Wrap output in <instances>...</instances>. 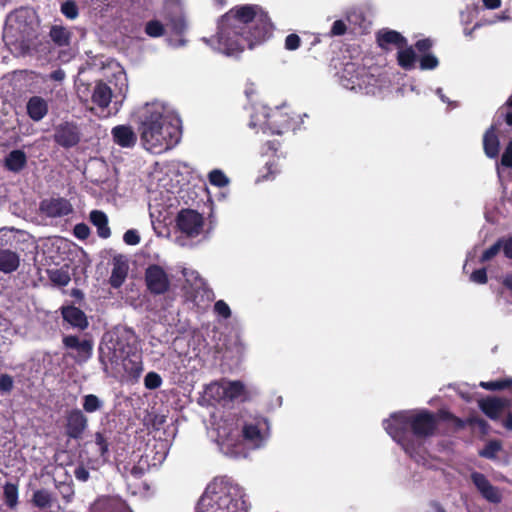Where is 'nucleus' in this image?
<instances>
[{
	"instance_id": "f257e3e1",
	"label": "nucleus",
	"mask_w": 512,
	"mask_h": 512,
	"mask_svg": "<svg viewBox=\"0 0 512 512\" xmlns=\"http://www.w3.org/2000/svg\"><path fill=\"white\" fill-rule=\"evenodd\" d=\"M272 34V23L258 5H243L231 9L218 22L217 33L202 40L227 56L237 55L245 47L252 49Z\"/></svg>"
},
{
	"instance_id": "f03ea898",
	"label": "nucleus",
	"mask_w": 512,
	"mask_h": 512,
	"mask_svg": "<svg viewBox=\"0 0 512 512\" xmlns=\"http://www.w3.org/2000/svg\"><path fill=\"white\" fill-rule=\"evenodd\" d=\"M219 451L233 459L246 458L250 451L263 448L270 437V424L262 415L243 420L241 428L232 420L224 419L209 431Z\"/></svg>"
},
{
	"instance_id": "7ed1b4c3",
	"label": "nucleus",
	"mask_w": 512,
	"mask_h": 512,
	"mask_svg": "<svg viewBox=\"0 0 512 512\" xmlns=\"http://www.w3.org/2000/svg\"><path fill=\"white\" fill-rule=\"evenodd\" d=\"M386 432L416 463L427 465L426 439L437 427L435 414L422 411H399L383 421Z\"/></svg>"
},
{
	"instance_id": "20e7f679",
	"label": "nucleus",
	"mask_w": 512,
	"mask_h": 512,
	"mask_svg": "<svg viewBox=\"0 0 512 512\" xmlns=\"http://www.w3.org/2000/svg\"><path fill=\"white\" fill-rule=\"evenodd\" d=\"M136 115L140 139L147 151L161 154L179 143L181 120L168 105L159 101L146 103Z\"/></svg>"
},
{
	"instance_id": "39448f33",
	"label": "nucleus",
	"mask_w": 512,
	"mask_h": 512,
	"mask_svg": "<svg viewBox=\"0 0 512 512\" xmlns=\"http://www.w3.org/2000/svg\"><path fill=\"white\" fill-rule=\"evenodd\" d=\"M250 508L245 488L230 478H220L207 486L195 512H249Z\"/></svg>"
},
{
	"instance_id": "423d86ee",
	"label": "nucleus",
	"mask_w": 512,
	"mask_h": 512,
	"mask_svg": "<svg viewBox=\"0 0 512 512\" xmlns=\"http://www.w3.org/2000/svg\"><path fill=\"white\" fill-rule=\"evenodd\" d=\"M335 76L344 89L365 95L381 97L390 88V80L378 68L367 69L355 61L342 63Z\"/></svg>"
},
{
	"instance_id": "0eeeda50",
	"label": "nucleus",
	"mask_w": 512,
	"mask_h": 512,
	"mask_svg": "<svg viewBox=\"0 0 512 512\" xmlns=\"http://www.w3.org/2000/svg\"><path fill=\"white\" fill-rule=\"evenodd\" d=\"M250 128H259L264 133L283 134L284 132L294 129V119L290 116L288 108L283 105L281 107L269 108L265 105L258 104L253 106V112L250 116Z\"/></svg>"
},
{
	"instance_id": "6e6552de",
	"label": "nucleus",
	"mask_w": 512,
	"mask_h": 512,
	"mask_svg": "<svg viewBox=\"0 0 512 512\" xmlns=\"http://www.w3.org/2000/svg\"><path fill=\"white\" fill-rule=\"evenodd\" d=\"M163 18L166 22V26L171 30V32L180 37L177 40L168 38V44L174 48L185 46L187 40L182 36L188 30V22L184 12L183 0H164Z\"/></svg>"
},
{
	"instance_id": "1a4fd4ad",
	"label": "nucleus",
	"mask_w": 512,
	"mask_h": 512,
	"mask_svg": "<svg viewBox=\"0 0 512 512\" xmlns=\"http://www.w3.org/2000/svg\"><path fill=\"white\" fill-rule=\"evenodd\" d=\"M8 32L19 42L23 49H29L32 40V10L20 7L11 12L6 19Z\"/></svg>"
},
{
	"instance_id": "9d476101",
	"label": "nucleus",
	"mask_w": 512,
	"mask_h": 512,
	"mask_svg": "<svg viewBox=\"0 0 512 512\" xmlns=\"http://www.w3.org/2000/svg\"><path fill=\"white\" fill-rule=\"evenodd\" d=\"M137 336L131 328H116L109 334L107 348L111 351V361L117 362L122 357H129L137 349Z\"/></svg>"
},
{
	"instance_id": "9b49d317",
	"label": "nucleus",
	"mask_w": 512,
	"mask_h": 512,
	"mask_svg": "<svg viewBox=\"0 0 512 512\" xmlns=\"http://www.w3.org/2000/svg\"><path fill=\"white\" fill-rule=\"evenodd\" d=\"M116 80L119 85L118 92L116 94H114L111 90V87L103 81L96 82L91 96L92 103L101 109H105L110 105L113 97L117 98L118 95H120L121 100L119 102L115 101V106L118 104L121 106L122 101L125 99L128 91L126 74L124 72H120L118 75H116Z\"/></svg>"
},
{
	"instance_id": "f8f14e48",
	"label": "nucleus",
	"mask_w": 512,
	"mask_h": 512,
	"mask_svg": "<svg viewBox=\"0 0 512 512\" xmlns=\"http://www.w3.org/2000/svg\"><path fill=\"white\" fill-rule=\"evenodd\" d=\"M205 393L218 402L243 400L245 397V386L241 381H230L222 379L209 384Z\"/></svg>"
},
{
	"instance_id": "ddd939ff",
	"label": "nucleus",
	"mask_w": 512,
	"mask_h": 512,
	"mask_svg": "<svg viewBox=\"0 0 512 512\" xmlns=\"http://www.w3.org/2000/svg\"><path fill=\"white\" fill-rule=\"evenodd\" d=\"M10 310L14 315V320L22 322L24 325L30 322V302L31 295L28 287L15 289L10 296Z\"/></svg>"
},
{
	"instance_id": "4468645a",
	"label": "nucleus",
	"mask_w": 512,
	"mask_h": 512,
	"mask_svg": "<svg viewBox=\"0 0 512 512\" xmlns=\"http://www.w3.org/2000/svg\"><path fill=\"white\" fill-rule=\"evenodd\" d=\"M145 283L153 295H162L170 288V279L163 267L157 264L149 265L145 270Z\"/></svg>"
},
{
	"instance_id": "2eb2a0df",
	"label": "nucleus",
	"mask_w": 512,
	"mask_h": 512,
	"mask_svg": "<svg viewBox=\"0 0 512 512\" xmlns=\"http://www.w3.org/2000/svg\"><path fill=\"white\" fill-rule=\"evenodd\" d=\"M279 142L276 140L267 141L261 148V155L268 156L264 169L260 171L257 182L274 179L280 172L279 160L280 156L277 154Z\"/></svg>"
},
{
	"instance_id": "dca6fc26",
	"label": "nucleus",
	"mask_w": 512,
	"mask_h": 512,
	"mask_svg": "<svg viewBox=\"0 0 512 512\" xmlns=\"http://www.w3.org/2000/svg\"><path fill=\"white\" fill-rule=\"evenodd\" d=\"M176 222L181 233L193 238L201 234L204 218L195 210L183 209L178 213Z\"/></svg>"
},
{
	"instance_id": "f3484780",
	"label": "nucleus",
	"mask_w": 512,
	"mask_h": 512,
	"mask_svg": "<svg viewBox=\"0 0 512 512\" xmlns=\"http://www.w3.org/2000/svg\"><path fill=\"white\" fill-rule=\"evenodd\" d=\"M470 479L478 493L483 499L491 504H499L502 501V491L499 487L493 485L483 473L474 471Z\"/></svg>"
},
{
	"instance_id": "a211bd4d",
	"label": "nucleus",
	"mask_w": 512,
	"mask_h": 512,
	"mask_svg": "<svg viewBox=\"0 0 512 512\" xmlns=\"http://www.w3.org/2000/svg\"><path fill=\"white\" fill-rule=\"evenodd\" d=\"M65 433L68 438L81 439L88 428V418L85 413L78 409H72L66 414Z\"/></svg>"
},
{
	"instance_id": "6ab92c4d",
	"label": "nucleus",
	"mask_w": 512,
	"mask_h": 512,
	"mask_svg": "<svg viewBox=\"0 0 512 512\" xmlns=\"http://www.w3.org/2000/svg\"><path fill=\"white\" fill-rule=\"evenodd\" d=\"M54 138L60 146L70 148L79 143L80 132L75 124L66 122L57 127Z\"/></svg>"
},
{
	"instance_id": "aec40b11",
	"label": "nucleus",
	"mask_w": 512,
	"mask_h": 512,
	"mask_svg": "<svg viewBox=\"0 0 512 512\" xmlns=\"http://www.w3.org/2000/svg\"><path fill=\"white\" fill-rule=\"evenodd\" d=\"M40 209L48 217H62L73 210L70 202L65 198H51L41 202Z\"/></svg>"
},
{
	"instance_id": "412c9836",
	"label": "nucleus",
	"mask_w": 512,
	"mask_h": 512,
	"mask_svg": "<svg viewBox=\"0 0 512 512\" xmlns=\"http://www.w3.org/2000/svg\"><path fill=\"white\" fill-rule=\"evenodd\" d=\"M113 142L122 148H133L137 142V135L130 125H117L112 128Z\"/></svg>"
},
{
	"instance_id": "4be33fe9",
	"label": "nucleus",
	"mask_w": 512,
	"mask_h": 512,
	"mask_svg": "<svg viewBox=\"0 0 512 512\" xmlns=\"http://www.w3.org/2000/svg\"><path fill=\"white\" fill-rule=\"evenodd\" d=\"M61 315L64 321L80 330H85L89 325L86 314L80 308L73 305L62 306Z\"/></svg>"
},
{
	"instance_id": "5701e85b",
	"label": "nucleus",
	"mask_w": 512,
	"mask_h": 512,
	"mask_svg": "<svg viewBox=\"0 0 512 512\" xmlns=\"http://www.w3.org/2000/svg\"><path fill=\"white\" fill-rule=\"evenodd\" d=\"M89 512H132V510L120 499L101 498L92 504Z\"/></svg>"
},
{
	"instance_id": "b1692460",
	"label": "nucleus",
	"mask_w": 512,
	"mask_h": 512,
	"mask_svg": "<svg viewBox=\"0 0 512 512\" xmlns=\"http://www.w3.org/2000/svg\"><path fill=\"white\" fill-rule=\"evenodd\" d=\"M483 150L490 159H496L500 152V141L495 126H490L483 136Z\"/></svg>"
},
{
	"instance_id": "393cba45",
	"label": "nucleus",
	"mask_w": 512,
	"mask_h": 512,
	"mask_svg": "<svg viewBox=\"0 0 512 512\" xmlns=\"http://www.w3.org/2000/svg\"><path fill=\"white\" fill-rule=\"evenodd\" d=\"M128 273V265L122 256L114 257L113 268L109 283L113 288H119L125 281Z\"/></svg>"
},
{
	"instance_id": "a878e982",
	"label": "nucleus",
	"mask_w": 512,
	"mask_h": 512,
	"mask_svg": "<svg viewBox=\"0 0 512 512\" xmlns=\"http://www.w3.org/2000/svg\"><path fill=\"white\" fill-rule=\"evenodd\" d=\"M89 219L97 228V234L100 238L107 239L111 236V230L108 226V217L103 211L92 210Z\"/></svg>"
},
{
	"instance_id": "bb28decb",
	"label": "nucleus",
	"mask_w": 512,
	"mask_h": 512,
	"mask_svg": "<svg viewBox=\"0 0 512 512\" xmlns=\"http://www.w3.org/2000/svg\"><path fill=\"white\" fill-rule=\"evenodd\" d=\"M482 412L490 419H497L504 407L503 401L498 398L488 397L479 402Z\"/></svg>"
},
{
	"instance_id": "cd10ccee",
	"label": "nucleus",
	"mask_w": 512,
	"mask_h": 512,
	"mask_svg": "<svg viewBox=\"0 0 512 512\" xmlns=\"http://www.w3.org/2000/svg\"><path fill=\"white\" fill-rule=\"evenodd\" d=\"M132 355L133 357H122L121 360H123V368L125 372L129 377L137 381L143 372V363L140 356Z\"/></svg>"
},
{
	"instance_id": "c85d7f7f",
	"label": "nucleus",
	"mask_w": 512,
	"mask_h": 512,
	"mask_svg": "<svg viewBox=\"0 0 512 512\" xmlns=\"http://www.w3.org/2000/svg\"><path fill=\"white\" fill-rule=\"evenodd\" d=\"M182 275L185 278L186 283L196 292L206 291V281L200 276L198 271L191 268H183Z\"/></svg>"
},
{
	"instance_id": "c756f323",
	"label": "nucleus",
	"mask_w": 512,
	"mask_h": 512,
	"mask_svg": "<svg viewBox=\"0 0 512 512\" xmlns=\"http://www.w3.org/2000/svg\"><path fill=\"white\" fill-rule=\"evenodd\" d=\"M49 36L58 47H66L70 45L72 34L62 25H53L50 28Z\"/></svg>"
},
{
	"instance_id": "7c9ffc66",
	"label": "nucleus",
	"mask_w": 512,
	"mask_h": 512,
	"mask_svg": "<svg viewBox=\"0 0 512 512\" xmlns=\"http://www.w3.org/2000/svg\"><path fill=\"white\" fill-rule=\"evenodd\" d=\"M377 40L381 47L394 44L401 48L406 42L405 38L399 32L394 30H381L378 33Z\"/></svg>"
},
{
	"instance_id": "2f4dec72",
	"label": "nucleus",
	"mask_w": 512,
	"mask_h": 512,
	"mask_svg": "<svg viewBox=\"0 0 512 512\" xmlns=\"http://www.w3.org/2000/svg\"><path fill=\"white\" fill-rule=\"evenodd\" d=\"M19 266V257L10 250L0 249V271L11 273Z\"/></svg>"
},
{
	"instance_id": "473e14b6",
	"label": "nucleus",
	"mask_w": 512,
	"mask_h": 512,
	"mask_svg": "<svg viewBox=\"0 0 512 512\" xmlns=\"http://www.w3.org/2000/svg\"><path fill=\"white\" fill-rule=\"evenodd\" d=\"M25 164L26 155L21 150H13L5 158V167L12 172H19Z\"/></svg>"
},
{
	"instance_id": "72a5a7b5",
	"label": "nucleus",
	"mask_w": 512,
	"mask_h": 512,
	"mask_svg": "<svg viewBox=\"0 0 512 512\" xmlns=\"http://www.w3.org/2000/svg\"><path fill=\"white\" fill-rule=\"evenodd\" d=\"M72 350H76V354L73 356L75 361L78 363H84L92 356L93 342L86 338L80 339V344H76L75 348Z\"/></svg>"
},
{
	"instance_id": "f704fd0d",
	"label": "nucleus",
	"mask_w": 512,
	"mask_h": 512,
	"mask_svg": "<svg viewBox=\"0 0 512 512\" xmlns=\"http://www.w3.org/2000/svg\"><path fill=\"white\" fill-rule=\"evenodd\" d=\"M50 281L59 287H64L70 282V274L68 268H53L47 270Z\"/></svg>"
},
{
	"instance_id": "c9c22d12",
	"label": "nucleus",
	"mask_w": 512,
	"mask_h": 512,
	"mask_svg": "<svg viewBox=\"0 0 512 512\" xmlns=\"http://www.w3.org/2000/svg\"><path fill=\"white\" fill-rule=\"evenodd\" d=\"M99 464L98 460L79 463L73 471L74 477L80 482L88 481L90 478V470H97Z\"/></svg>"
},
{
	"instance_id": "e433bc0d",
	"label": "nucleus",
	"mask_w": 512,
	"mask_h": 512,
	"mask_svg": "<svg viewBox=\"0 0 512 512\" xmlns=\"http://www.w3.org/2000/svg\"><path fill=\"white\" fill-rule=\"evenodd\" d=\"M398 64L406 70L414 68L416 62V53L412 47L401 49L397 53Z\"/></svg>"
},
{
	"instance_id": "4c0bfd02",
	"label": "nucleus",
	"mask_w": 512,
	"mask_h": 512,
	"mask_svg": "<svg viewBox=\"0 0 512 512\" xmlns=\"http://www.w3.org/2000/svg\"><path fill=\"white\" fill-rule=\"evenodd\" d=\"M82 407L84 413H95L104 407V401L95 394H87L83 396Z\"/></svg>"
},
{
	"instance_id": "58836bf2",
	"label": "nucleus",
	"mask_w": 512,
	"mask_h": 512,
	"mask_svg": "<svg viewBox=\"0 0 512 512\" xmlns=\"http://www.w3.org/2000/svg\"><path fill=\"white\" fill-rule=\"evenodd\" d=\"M208 180L211 185L218 188L226 187L230 183L229 178L220 169H213L212 171H210L208 174Z\"/></svg>"
},
{
	"instance_id": "ea45409f",
	"label": "nucleus",
	"mask_w": 512,
	"mask_h": 512,
	"mask_svg": "<svg viewBox=\"0 0 512 512\" xmlns=\"http://www.w3.org/2000/svg\"><path fill=\"white\" fill-rule=\"evenodd\" d=\"M479 386L481 388H484L486 390H490V391H496V390H503V389H506L510 386H512V378H505V379H500V380H495V381H481L479 383Z\"/></svg>"
},
{
	"instance_id": "a19ab883",
	"label": "nucleus",
	"mask_w": 512,
	"mask_h": 512,
	"mask_svg": "<svg viewBox=\"0 0 512 512\" xmlns=\"http://www.w3.org/2000/svg\"><path fill=\"white\" fill-rule=\"evenodd\" d=\"M95 445L97 446V451L102 458V463L105 462L106 456L109 451V444L107 437L102 432L95 433Z\"/></svg>"
},
{
	"instance_id": "79ce46f5",
	"label": "nucleus",
	"mask_w": 512,
	"mask_h": 512,
	"mask_svg": "<svg viewBox=\"0 0 512 512\" xmlns=\"http://www.w3.org/2000/svg\"><path fill=\"white\" fill-rule=\"evenodd\" d=\"M165 27L159 20H150L145 25V33L153 38L161 37Z\"/></svg>"
},
{
	"instance_id": "37998d69",
	"label": "nucleus",
	"mask_w": 512,
	"mask_h": 512,
	"mask_svg": "<svg viewBox=\"0 0 512 512\" xmlns=\"http://www.w3.org/2000/svg\"><path fill=\"white\" fill-rule=\"evenodd\" d=\"M4 500L7 506L14 507L18 500V489L17 486L11 483H7L4 486Z\"/></svg>"
},
{
	"instance_id": "c03bdc74",
	"label": "nucleus",
	"mask_w": 512,
	"mask_h": 512,
	"mask_svg": "<svg viewBox=\"0 0 512 512\" xmlns=\"http://www.w3.org/2000/svg\"><path fill=\"white\" fill-rule=\"evenodd\" d=\"M47 112V102L40 97L34 96V122L43 119Z\"/></svg>"
},
{
	"instance_id": "a18cd8bd",
	"label": "nucleus",
	"mask_w": 512,
	"mask_h": 512,
	"mask_svg": "<svg viewBox=\"0 0 512 512\" xmlns=\"http://www.w3.org/2000/svg\"><path fill=\"white\" fill-rule=\"evenodd\" d=\"M61 13L68 19L74 20L78 17L79 10L74 1L67 0L61 5Z\"/></svg>"
},
{
	"instance_id": "49530a36",
	"label": "nucleus",
	"mask_w": 512,
	"mask_h": 512,
	"mask_svg": "<svg viewBox=\"0 0 512 512\" xmlns=\"http://www.w3.org/2000/svg\"><path fill=\"white\" fill-rule=\"evenodd\" d=\"M163 383L161 376L156 372H148L144 378V386L146 389L155 390Z\"/></svg>"
},
{
	"instance_id": "de8ad7c7",
	"label": "nucleus",
	"mask_w": 512,
	"mask_h": 512,
	"mask_svg": "<svg viewBox=\"0 0 512 512\" xmlns=\"http://www.w3.org/2000/svg\"><path fill=\"white\" fill-rule=\"evenodd\" d=\"M213 312L217 317L222 319H228L232 314L229 305L224 300H218L214 303Z\"/></svg>"
},
{
	"instance_id": "09e8293b",
	"label": "nucleus",
	"mask_w": 512,
	"mask_h": 512,
	"mask_svg": "<svg viewBox=\"0 0 512 512\" xmlns=\"http://www.w3.org/2000/svg\"><path fill=\"white\" fill-rule=\"evenodd\" d=\"M500 449L501 444L498 441H490L485 445L479 454L484 458L493 459L496 457V454L500 451Z\"/></svg>"
},
{
	"instance_id": "8fccbe9b",
	"label": "nucleus",
	"mask_w": 512,
	"mask_h": 512,
	"mask_svg": "<svg viewBox=\"0 0 512 512\" xmlns=\"http://www.w3.org/2000/svg\"><path fill=\"white\" fill-rule=\"evenodd\" d=\"M502 250V239H499L497 242H495L491 247L486 249L481 257L480 262L484 263L487 261H490L493 259L500 251Z\"/></svg>"
},
{
	"instance_id": "3c124183",
	"label": "nucleus",
	"mask_w": 512,
	"mask_h": 512,
	"mask_svg": "<svg viewBox=\"0 0 512 512\" xmlns=\"http://www.w3.org/2000/svg\"><path fill=\"white\" fill-rule=\"evenodd\" d=\"M419 63L421 70H433L439 65L437 57L430 53L424 54L420 58Z\"/></svg>"
},
{
	"instance_id": "603ef678",
	"label": "nucleus",
	"mask_w": 512,
	"mask_h": 512,
	"mask_svg": "<svg viewBox=\"0 0 512 512\" xmlns=\"http://www.w3.org/2000/svg\"><path fill=\"white\" fill-rule=\"evenodd\" d=\"M14 385L13 378L9 374L0 375V393L8 394L12 391Z\"/></svg>"
},
{
	"instance_id": "864d4df0",
	"label": "nucleus",
	"mask_w": 512,
	"mask_h": 512,
	"mask_svg": "<svg viewBox=\"0 0 512 512\" xmlns=\"http://www.w3.org/2000/svg\"><path fill=\"white\" fill-rule=\"evenodd\" d=\"M300 43V37L297 34L291 33L285 39V48L289 51H294L299 48Z\"/></svg>"
},
{
	"instance_id": "5fc2aeb1",
	"label": "nucleus",
	"mask_w": 512,
	"mask_h": 512,
	"mask_svg": "<svg viewBox=\"0 0 512 512\" xmlns=\"http://www.w3.org/2000/svg\"><path fill=\"white\" fill-rule=\"evenodd\" d=\"M73 231L75 237L80 240H85L90 235V229L85 223L76 224Z\"/></svg>"
},
{
	"instance_id": "6e6d98bb",
	"label": "nucleus",
	"mask_w": 512,
	"mask_h": 512,
	"mask_svg": "<svg viewBox=\"0 0 512 512\" xmlns=\"http://www.w3.org/2000/svg\"><path fill=\"white\" fill-rule=\"evenodd\" d=\"M470 280L477 284H485L488 280L485 268L477 269L470 275Z\"/></svg>"
},
{
	"instance_id": "4d7b16f0",
	"label": "nucleus",
	"mask_w": 512,
	"mask_h": 512,
	"mask_svg": "<svg viewBox=\"0 0 512 512\" xmlns=\"http://www.w3.org/2000/svg\"><path fill=\"white\" fill-rule=\"evenodd\" d=\"M501 165L512 168V139L509 141L503 152Z\"/></svg>"
},
{
	"instance_id": "13d9d810",
	"label": "nucleus",
	"mask_w": 512,
	"mask_h": 512,
	"mask_svg": "<svg viewBox=\"0 0 512 512\" xmlns=\"http://www.w3.org/2000/svg\"><path fill=\"white\" fill-rule=\"evenodd\" d=\"M123 241L127 245H137L140 242V236L136 230H127L123 235Z\"/></svg>"
},
{
	"instance_id": "bf43d9fd",
	"label": "nucleus",
	"mask_w": 512,
	"mask_h": 512,
	"mask_svg": "<svg viewBox=\"0 0 512 512\" xmlns=\"http://www.w3.org/2000/svg\"><path fill=\"white\" fill-rule=\"evenodd\" d=\"M346 32V25L342 20H336L331 28L330 34L333 36H341Z\"/></svg>"
},
{
	"instance_id": "052dcab7",
	"label": "nucleus",
	"mask_w": 512,
	"mask_h": 512,
	"mask_svg": "<svg viewBox=\"0 0 512 512\" xmlns=\"http://www.w3.org/2000/svg\"><path fill=\"white\" fill-rule=\"evenodd\" d=\"M63 344L67 349L75 348L76 344H80V338L74 335H68L63 338Z\"/></svg>"
},
{
	"instance_id": "680f3d73",
	"label": "nucleus",
	"mask_w": 512,
	"mask_h": 512,
	"mask_svg": "<svg viewBox=\"0 0 512 512\" xmlns=\"http://www.w3.org/2000/svg\"><path fill=\"white\" fill-rule=\"evenodd\" d=\"M502 250L507 258L512 259V237L507 240L502 239Z\"/></svg>"
},
{
	"instance_id": "e2e57ef3",
	"label": "nucleus",
	"mask_w": 512,
	"mask_h": 512,
	"mask_svg": "<svg viewBox=\"0 0 512 512\" xmlns=\"http://www.w3.org/2000/svg\"><path fill=\"white\" fill-rule=\"evenodd\" d=\"M431 46L432 42L429 39L418 40L415 44V47L419 52H426L431 48Z\"/></svg>"
},
{
	"instance_id": "0e129e2a",
	"label": "nucleus",
	"mask_w": 512,
	"mask_h": 512,
	"mask_svg": "<svg viewBox=\"0 0 512 512\" xmlns=\"http://www.w3.org/2000/svg\"><path fill=\"white\" fill-rule=\"evenodd\" d=\"M436 94L438 95V97L440 98V100H441L442 102L449 104L452 108H456V107H458V102H456V101H451L449 98H447V97L444 95L442 88H437V89H436Z\"/></svg>"
},
{
	"instance_id": "69168bd1",
	"label": "nucleus",
	"mask_w": 512,
	"mask_h": 512,
	"mask_svg": "<svg viewBox=\"0 0 512 512\" xmlns=\"http://www.w3.org/2000/svg\"><path fill=\"white\" fill-rule=\"evenodd\" d=\"M145 470H146V468L143 465H141V463H139V465H134L131 468L130 473L135 478H139V477H141L145 473Z\"/></svg>"
},
{
	"instance_id": "338daca9",
	"label": "nucleus",
	"mask_w": 512,
	"mask_h": 512,
	"mask_svg": "<svg viewBox=\"0 0 512 512\" xmlns=\"http://www.w3.org/2000/svg\"><path fill=\"white\" fill-rule=\"evenodd\" d=\"M49 78L52 79V80H55V81H58V82H61L64 80L65 78V72L64 70L62 69H57L55 71H53L50 75H49Z\"/></svg>"
},
{
	"instance_id": "774afa93",
	"label": "nucleus",
	"mask_w": 512,
	"mask_h": 512,
	"mask_svg": "<svg viewBox=\"0 0 512 512\" xmlns=\"http://www.w3.org/2000/svg\"><path fill=\"white\" fill-rule=\"evenodd\" d=\"M487 9H497L501 6V0H482Z\"/></svg>"
}]
</instances>
